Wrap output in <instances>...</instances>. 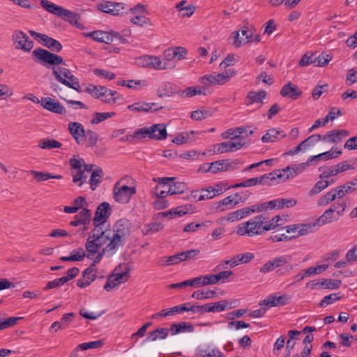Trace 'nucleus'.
Instances as JSON below:
<instances>
[{"instance_id":"b1692460","label":"nucleus","mask_w":357,"mask_h":357,"mask_svg":"<svg viewBox=\"0 0 357 357\" xmlns=\"http://www.w3.org/2000/svg\"><path fill=\"white\" fill-rule=\"evenodd\" d=\"M190 303H186L183 305H176L169 309L162 310L160 312L153 314L151 318L158 319L160 317H169L174 314L175 313H182L183 312H188Z\"/></svg>"},{"instance_id":"aec40b11","label":"nucleus","mask_w":357,"mask_h":357,"mask_svg":"<svg viewBox=\"0 0 357 357\" xmlns=\"http://www.w3.org/2000/svg\"><path fill=\"white\" fill-rule=\"evenodd\" d=\"M68 130L77 144H84L85 130L84 126L78 122H70Z\"/></svg>"},{"instance_id":"f3484780","label":"nucleus","mask_w":357,"mask_h":357,"mask_svg":"<svg viewBox=\"0 0 357 357\" xmlns=\"http://www.w3.org/2000/svg\"><path fill=\"white\" fill-rule=\"evenodd\" d=\"M250 195V193H246L244 195L243 197H240L238 199H235L233 195L228 196L218 203L216 208L221 212L231 209L237 204L244 203Z\"/></svg>"},{"instance_id":"864d4df0","label":"nucleus","mask_w":357,"mask_h":357,"mask_svg":"<svg viewBox=\"0 0 357 357\" xmlns=\"http://www.w3.org/2000/svg\"><path fill=\"white\" fill-rule=\"evenodd\" d=\"M291 261L290 255H280L271 259L274 269L282 267Z\"/></svg>"},{"instance_id":"bb28decb","label":"nucleus","mask_w":357,"mask_h":357,"mask_svg":"<svg viewBox=\"0 0 357 357\" xmlns=\"http://www.w3.org/2000/svg\"><path fill=\"white\" fill-rule=\"evenodd\" d=\"M155 126H151L149 127H144L135 130L133 134L128 135L125 139L126 141L132 142L134 139H141L146 137H149V134L154 133V128Z\"/></svg>"},{"instance_id":"a878e982","label":"nucleus","mask_w":357,"mask_h":357,"mask_svg":"<svg viewBox=\"0 0 357 357\" xmlns=\"http://www.w3.org/2000/svg\"><path fill=\"white\" fill-rule=\"evenodd\" d=\"M296 203V200L294 198H278L267 202V205L269 206V209H281L284 207H293Z\"/></svg>"},{"instance_id":"e433bc0d","label":"nucleus","mask_w":357,"mask_h":357,"mask_svg":"<svg viewBox=\"0 0 357 357\" xmlns=\"http://www.w3.org/2000/svg\"><path fill=\"white\" fill-rule=\"evenodd\" d=\"M267 176V184L271 185L273 181L277 178L282 181H285L288 179V175L286 174L285 171L283 169H276L271 173L266 174Z\"/></svg>"},{"instance_id":"7ed1b4c3","label":"nucleus","mask_w":357,"mask_h":357,"mask_svg":"<svg viewBox=\"0 0 357 357\" xmlns=\"http://www.w3.org/2000/svg\"><path fill=\"white\" fill-rule=\"evenodd\" d=\"M130 222L127 219L117 220L111 231V241L109 250H119L124 244L125 238L130 234Z\"/></svg>"},{"instance_id":"f8f14e48","label":"nucleus","mask_w":357,"mask_h":357,"mask_svg":"<svg viewBox=\"0 0 357 357\" xmlns=\"http://www.w3.org/2000/svg\"><path fill=\"white\" fill-rule=\"evenodd\" d=\"M29 34L34 39H39L43 45L50 49L52 51L59 52L62 49V45L58 40L50 37L46 34L40 33L35 31H29Z\"/></svg>"},{"instance_id":"79ce46f5","label":"nucleus","mask_w":357,"mask_h":357,"mask_svg":"<svg viewBox=\"0 0 357 357\" xmlns=\"http://www.w3.org/2000/svg\"><path fill=\"white\" fill-rule=\"evenodd\" d=\"M245 213L243 208L238 209L235 211L228 213L226 216L222 218V221H226L229 222H234L239 221L245 218Z\"/></svg>"},{"instance_id":"72a5a7b5","label":"nucleus","mask_w":357,"mask_h":357,"mask_svg":"<svg viewBox=\"0 0 357 357\" xmlns=\"http://www.w3.org/2000/svg\"><path fill=\"white\" fill-rule=\"evenodd\" d=\"M169 331V330L167 328H158L155 331L149 332L145 340L147 342H154L157 340L165 339L168 335Z\"/></svg>"},{"instance_id":"a19ab883","label":"nucleus","mask_w":357,"mask_h":357,"mask_svg":"<svg viewBox=\"0 0 357 357\" xmlns=\"http://www.w3.org/2000/svg\"><path fill=\"white\" fill-rule=\"evenodd\" d=\"M85 257H86V253L82 248H79L77 250H73L70 252V256L68 257H61L60 259L63 261H82Z\"/></svg>"},{"instance_id":"4468645a","label":"nucleus","mask_w":357,"mask_h":357,"mask_svg":"<svg viewBox=\"0 0 357 357\" xmlns=\"http://www.w3.org/2000/svg\"><path fill=\"white\" fill-rule=\"evenodd\" d=\"M137 62L143 67L153 68L154 70H166L167 65L162 64V60L156 56L144 55L137 59Z\"/></svg>"},{"instance_id":"9b49d317","label":"nucleus","mask_w":357,"mask_h":357,"mask_svg":"<svg viewBox=\"0 0 357 357\" xmlns=\"http://www.w3.org/2000/svg\"><path fill=\"white\" fill-rule=\"evenodd\" d=\"M33 55L36 59L48 64L58 65L63 63L61 56L42 48L35 49Z\"/></svg>"},{"instance_id":"5fc2aeb1","label":"nucleus","mask_w":357,"mask_h":357,"mask_svg":"<svg viewBox=\"0 0 357 357\" xmlns=\"http://www.w3.org/2000/svg\"><path fill=\"white\" fill-rule=\"evenodd\" d=\"M163 59L162 60V64L166 63L168 68L167 69H171L175 67V64L172 61L175 59L174 53L173 48H168L163 52Z\"/></svg>"},{"instance_id":"dca6fc26","label":"nucleus","mask_w":357,"mask_h":357,"mask_svg":"<svg viewBox=\"0 0 357 357\" xmlns=\"http://www.w3.org/2000/svg\"><path fill=\"white\" fill-rule=\"evenodd\" d=\"M110 206L107 202L100 204L96 211L95 216L93 219L94 227H102L106 222L107 218L110 215Z\"/></svg>"},{"instance_id":"39448f33","label":"nucleus","mask_w":357,"mask_h":357,"mask_svg":"<svg viewBox=\"0 0 357 357\" xmlns=\"http://www.w3.org/2000/svg\"><path fill=\"white\" fill-rule=\"evenodd\" d=\"M40 6L48 13L68 21L70 24H75L77 22V15L75 13L48 0H41Z\"/></svg>"},{"instance_id":"4c0bfd02","label":"nucleus","mask_w":357,"mask_h":357,"mask_svg":"<svg viewBox=\"0 0 357 357\" xmlns=\"http://www.w3.org/2000/svg\"><path fill=\"white\" fill-rule=\"evenodd\" d=\"M195 135V132L194 131H191L190 132H184L175 137L172 142L176 144L192 142H194L196 139Z\"/></svg>"},{"instance_id":"58836bf2","label":"nucleus","mask_w":357,"mask_h":357,"mask_svg":"<svg viewBox=\"0 0 357 357\" xmlns=\"http://www.w3.org/2000/svg\"><path fill=\"white\" fill-rule=\"evenodd\" d=\"M156 128H155L154 133L149 134V138L156 140H162L165 139L167 136L166 126L163 123L154 124Z\"/></svg>"},{"instance_id":"052dcab7","label":"nucleus","mask_w":357,"mask_h":357,"mask_svg":"<svg viewBox=\"0 0 357 357\" xmlns=\"http://www.w3.org/2000/svg\"><path fill=\"white\" fill-rule=\"evenodd\" d=\"M61 146V144L53 139H45L40 140L38 144V147L43 149H52L54 148H60Z\"/></svg>"},{"instance_id":"49530a36","label":"nucleus","mask_w":357,"mask_h":357,"mask_svg":"<svg viewBox=\"0 0 357 357\" xmlns=\"http://www.w3.org/2000/svg\"><path fill=\"white\" fill-rule=\"evenodd\" d=\"M235 74V71L231 69H229L221 73L213 74L215 78V84H223L227 82L233 75Z\"/></svg>"},{"instance_id":"412c9836","label":"nucleus","mask_w":357,"mask_h":357,"mask_svg":"<svg viewBox=\"0 0 357 357\" xmlns=\"http://www.w3.org/2000/svg\"><path fill=\"white\" fill-rule=\"evenodd\" d=\"M127 108L129 111L134 112H153L159 110L162 107L158 106L155 102L139 101L129 105Z\"/></svg>"},{"instance_id":"774afa93","label":"nucleus","mask_w":357,"mask_h":357,"mask_svg":"<svg viewBox=\"0 0 357 357\" xmlns=\"http://www.w3.org/2000/svg\"><path fill=\"white\" fill-rule=\"evenodd\" d=\"M346 208L347 203L345 201L336 202L330 206V208L340 217L344 215Z\"/></svg>"},{"instance_id":"e2e57ef3","label":"nucleus","mask_w":357,"mask_h":357,"mask_svg":"<svg viewBox=\"0 0 357 357\" xmlns=\"http://www.w3.org/2000/svg\"><path fill=\"white\" fill-rule=\"evenodd\" d=\"M185 184L182 182H176L174 183V184H169L167 190V192L169 193V195H174L176 194H181L184 192L185 189Z\"/></svg>"},{"instance_id":"680f3d73","label":"nucleus","mask_w":357,"mask_h":357,"mask_svg":"<svg viewBox=\"0 0 357 357\" xmlns=\"http://www.w3.org/2000/svg\"><path fill=\"white\" fill-rule=\"evenodd\" d=\"M335 165L339 174L345 172L349 170H353L356 168V166L355 162H352L351 160H343Z\"/></svg>"},{"instance_id":"603ef678","label":"nucleus","mask_w":357,"mask_h":357,"mask_svg":"<svg viewBox=\"0 0 357 357\" xmlns=\"http://www.w3.org/2000/svg\"><path fill=\"white\" fill-rule=\"evenodd\" d=\"M182 261H183L181 252L172 256L162 257L160 259V262L164 266L176 265Z\"/></svg>"},{"instance_id":"6e6d98bb","label":"nucleus","mask_w":357,"mask_h":357,"mask_svg":"<svg viewBox=\"0 0 357 357\" xmlns=\"http://www.w3.org/2000/svg\"><path fill=\"white\" fill-rule=\"evenodd\" d=\"M246 217L250 216L252 213H259L266 209H269V206L267 205V202L261 204H255L249 207L243 208Z\"/></svg>"},{"instance_id":"8fccbe9b","label":"nucleus","mask_w":357,"mask_h":357,"mask_svg":"<svg viewBox=\"0 0 357 357\" xmlns=\"http://www.w3.org/2000/svg\"><path fill=\"white\" fill-rule=\"evenodd\" d=\"M318 225L317 222L314 223H307V224H298V234L296 235V238L301 236H304L312 232L315 227H317Z\"/></svg>"},{"instance_id":"423d86ee","label":"nucleus","mask_w":357,"mask_h":357,"mask_svg":"<svg viewBox=\"0 0 357 357\" xmlns=\"http://www.w3.org/2000/svg\"><path fill=\"white\" fill-rule=\"evenodd\" d=\"M254 31L248 27H243L241 31H234L230 39L233 40L232 45L238 48L249 42H259L261 36L259 34L253 35Z\"/></svg>"},{"instance_id":"5701e85b","label":"nucleus","mask_w":357,"mask_h":357,"mask_svg":"<svg viewBox=\"0 0 357 357\" xmlns=\"http://www.w3.org/2000/svg\"><path fill=\"white\" fill-rule=\"evenodd\" d=\"M91 220V212L90 210L83 208L79 214L75 216V220L70 222V225L77 227L78 225H84L83 230L89 229V225Z\"/></svg>"},{"instance_id":"0e129e2a","label":"nucleus","mask_w":357,"mask_h":357,"mask_svg":"<svg viewBox=\"0 0 357 357\" xmlns=\"http://www.w3.org/2000/svg\"><path fill=\"white\" fill-rule=\"evenodd\" d=\"M104 345V341L102 340L88 342L79 344L78 348L81 349L82 351H86L92 349H99Z\"/></svg>"},{"instance_id":"ea45409f","label":"nucleus","mask_w":357,"mask_h":357,"mask_svg":"<svg viewBox=\"0 0 357 357\" xmlns=\"http://www.w3.org/2000/svg\"><path fill=\"white\" fill-rule=\"evenodd\" d=\"M266 93L265 91H250L246 97L247 105H252L255 102H263V100L266 98Z\"/></svg>"},{"instance_id":"a18cd8bd","label":"nucleus","mask_w":357,"mask_h":357,"mask_svg":"<svg viewBox=\"0 0 357 357\" xmlns=\"http://www.w3.org/2000/svg\"><path fill=\"white\" fill-rule=\"evenodd\" d=\"M117 96L116 91L106 88V91H103L100 100L105 103L112 105L116 103Z\"/></svg>"},{"instance_id":"c9c22d12","label":"nucleus","mask_w":357,"mask_h":357,"mask_svg":"<svg viewBox=\"0 0 357 357\" xmlns=\"http://www.w3.org/2000/svg\"><path fill=\"white\" fill-rule=\"evenodd\" d=\"M335 183V181L332 178L331 180L321 179L317 181L314 185L312 188V189L309 191L310 195H314L319 194L323 190L328 188Z\"/></svg>"},{"instance_id":"cd10ccee","label":"nucleus","mask_w":357,"mask_h":357,"mask_svg":"<svg viewBox=\"0 0 357 357\" xmlns=\"http://www.w3.org/2000/svg\"><path fill=\"white\" fill-rule=\"evenodd\" d=\"M286 137L285 132L280 128H271L267 130L262 136L261 141L264 143L275 142Z\"/></svg>"},{"instance_id":"1a4fd4ad","label":"nucleus","mask_w":357,"mask_h":357,"mask_svg":"<svg viewBox=\"0 0 357 357\" xmlns=\"http://www.w3.org/2000/svg\"><path fill=\"white\" fill-rule=\"evenodd\" d=\"M122 180L117 182L114 187V196L117 202L127 204L131 197L136 193L135 187H129L126 184L121 185Z\"/></svg>"},{"instance_id":"3c124183","label":"nucleus","mask_w":357,"mask_h":357,"mask_svg":"<svg viewBox=\"0 0 357 357\" xmlns=\"http://www.w3.org/2000/svg\"><path fill=\"white\" fill-rule=\"evenodd\" d=\"M195 207L191 204H185L176 207L174 211H171L169 213L172 216L181 217L187 213H192L194 212Z\"/></svg>"},{"instance_id":"f257e3e1","label":"nucleus","mask_w":357,"mask_h":357,"mask_svg":"<svg viewBox=\"0 0 357 357\" xmlns=\"http://www.w3.org/2000/svg\"><path fill=\"white\" fill-rule=\"evenodd\" d=\"M111 239V229L94 227L85 243L86 257L99 263L104 255L110 257L115 254L118 250H109Z\"/></svg>"},{"instance_id":"69168bd1","label":"nucleus","mask_w":357,"mask_h":357,"mask_svg":"<svg viewBox=\"0 0 357 357\" xmlns=\"http://www.w3.org/2000/svg\"><path fill=\"white\" fill-rule=\"evenodd\" d=\"M98 134L96 132L91 130H88L85 132L84 144L87 146H94L98 142Z\"/></svg>"},{"instance_id":"338daca9","label":"nucleus","mask_w":357,"mask_h":357,"mask_svg":"<svg viewBox=\"0 0 357 357\" xmlns=\"http://www.w3.org/2000/svg\"><path fill=\"white\" fill-rule=\"evenodd\" d=\"M86 91L96 98L100 99L103 91H106V87L102 86H89Z\"/></svg>"},{"instance_id":"c03bdc74","label":"nucleus","mask_w":357,"mask_h":357,"mask_svg":"<svg viewBox=\"0 0 357 357\" xmlns=\"http://www.w3.org/2000/svg\"><path fill=\"white\" fill-rule=\"evenodd\" d=\"M116 113L114 112H95L92 115L91 120V124H98L109 118L114 117Z\"/></svg>"},{"instance_id":"9d476101","label":"nucleus","mask_w":357,"mask_h":357,"mask_svg":"<svg viewBox=\"0 0 357 357\" xmlns=\"http://www.w3.org/2000/svg\"><path fill=\"white\" fill-rule=\"evenodd\" d=\"M12 41L15 49L24 52H30L33 47V41L22 31L15 30L12 34Z\"/></svg>"},{"instance_id":"20e7f679","label":"nucleus","mask_w":357,"mask_h":357,"mask_svg":"<svg viewBox=\"0 0 357 357\" xmlns=\"http://www.w3.org/2000/svg\"><path fill=\"white\" fill-rule=\"evenodd\" d=\"M69 163L72 168L73 181L81 186L86 182L88 174L92 171L93 165H86L84 159L81 158H73Z\"/></svg>"},{"instance_id":"0eeeda50","label":"nucleus","mask_w":357,"mask_h":357,"mask_svg":"<svg viewBox=\"0 0 357 357\" xmlns=\"http://www.w3.org/2000/svg\"><path fill=\"white\" fill-rule=\"evenodd\" d=\"M52 70L53 75L59 82L77 91H80L79 79L70 70L63 67H54Z\"/></svg>"},{"instance_id":"7c9ffc66","label":"nucleus","mask_w":357,"mask_h":357,"mask_svg":"<svg viewBox=\"0 0 357 357\" xmlns=\"http://www.w3.org/2000/svg\"><path fill=\"white\" fill-rule=\"evenodd\" d=\"M340 218V216L329 208L317 219V223L318 226L325 225L337 221Z\"/></svg>"},{"instance_id":"6e6552de","label":"nucleus","mask_w":357,"mask_h":357,"mask_svg":"<svg viewBox=\"0 0 357 357\" xmlns=\"http://www.w3.org/2000/svg\"><path fill=\"white\" fill-rule=\"evenodd\" d=\"M123 267L124 268H123V266L119 265L114 270L113 273L109 276L106 284L104 285V289L106 291H109L112 289L128 281L129 270L125 264Z\"/></svg>"},{"instance_id":"de8ad7c7","label":"nucleus","mask_w":357,"mask_h":357,"mask_svg":"<svg viewBox=\"0 0 357 357\" xmlns=\"http://www.w3.org/2000/svg\"><path fill=\"white\" fill-rule=\"evenodd\" d=\"M207 167L204 169L205 172L217 173L219 171L227 170V167L224 160L215 161L205 165Z\"/></svg>"},{"instance_id":"37998d69","label":"nucleus","mask_w":357,"mask_h":357,"mask_svg":"<svg viewBox=\"0 0 357 357\" xmlns=\"http://www.w3.org/2000/svg\"><path fill=\"white\" fill-rule=\"evenodd\" d=\"M30 174L33 176V178L36 179L37 182H42L47 181L50 178H56V179H61V175H53L50 173L38 172V171H31Z\"/></svg>"},{"instance_id":"a211bd4d","label":"nucleus","mask_w":357,"mask_h":357,"mask_svg":"<svg viewBox=\"0 0 357 357\" xmlns=\"http://www.w3.org/2000/svg\"><path fill=\"white\" fill-rule=\"evenodd\" d=\"M41 106L51 112L64 114L66 113V108L56 100L50 97H43L41 98Z\"/></svg>"},{"instance_id":"bf43d9fd","label":"nucleus","mask_w":357,"mask_h":357,"mask_svg":"<svg viewBox=\"0 0 357 357\" xmlns=\"http://www.w3.org/2000/svg\"><path fill=\"white\" fill-rule=\"evenodd\" d=\"M97 263H95L93 261V263L87 268H86L83 273L82 276L84 279H86L89 280V282H92L95 280L96 278V264Z\"/></svg>"},{"instance_id":"c756f323","label":"nucleus","mask_w":357,"mask_h":357,"mask_svg":"<svg viewBox=\"0 0 357 357\" xmlns=\"http://www.w3.org/2000/svg\"><path fill=\"white\" fill-rule=\"evenodd\" d=\"M178 93L176 86L169 82H162L158 87L157 94L159 97H169Z\"/></svg>"},{"instance_id":"2eb2a0df","label":"nucleus","mask_w":357,"mask_h":357,"mask_svg":"<svg viewBox=\"0 0 357 357\" xmlns=\"http://www.w3.org/2000/svg\"><path fill=\"white\" fill-rule=\"evenodd\" d=\"M350 132L345 129H333L323 135L322 141L330 144H339L349 137Z\"/></svg>"},{"instance_id":"ddd939ff","label":"nucleus","mask_w":357,"mask_h":357,"mask_svg":"<svg viewBox=\"0 0 357 357\" xmlns=\"http://www.w3.org/2000/svg\"><path fill=\"white\" fill-rule=\"evenodd\" d=\"M126 8V5L121 2L105 1L99 4V9L101 11L112 15H121Z\"/></svg>"},{"instance_id":"473e14b6","label":"nucleus","mask_w":357,"mask_h":357,"mask_svg":"<svg viewBox=\"0 0 357 357\" xmlns=\"http://www.w3.org/2000/svg\"><path fill=\"white\" fill-rule=\"evenodd\" d=\"M172 335L181 333H192L194 331V326L189 322H180L178 324H172L169 329Z\"/></svg>"},{"instance_id":"c85d7f7f","label":"nucleus","mask_w":357,"mask_h":357,"mask_svg":"<svg viewBox=\"0 0 357 357\" xmlns=\"http://www.w3.org/2000/svg\"><path fill=\"white\" fill-rule=\"evenodd\" d=\"M301 93L302 92L298 89V87L291 82H289L283 86L280 91V94L283 97H287L293 100L297 99L301 96Z\"/></svg>"},{"instance_id":"4be33fe9","label":"nucleus","mask_w":357,"mask_h":357,"mask_svg":"<svg viewBox=\"0 0 357 357\" xmlns=\"http://www.w3.org/2000/svg\"><path fill=\"white\" fill-rule=\"evenodd\" d=\"M174 180V177H158L153 178V181L159 183L152 191L153 195L158 198H165L169 193L167 192L168 185L169 181Z\"/></svg>"},{"instance_id":"13d9d810","label":"nucleus","mask_w":357,"mask_h":357,"mask_svg":"<svg viewBox=\"0 0 357 357\" xmlns=\"http://www.w3.org/2000/svg\"><path fill=\"white\" fill-rule=\"evenodd\" d=\"M216 292L212 290H197L193 292L192 297L197 300H205L214 298Z\"/></svg>"},{"instance_id":"2f4dec72","label":"nucleus","mask_w":357,"mask_h":357,"mask_svg":"<svg viewBox=\"0 0 357 357\" xmlns=\"http://www.w3.org/2000/svg\"><path fill=\"white\" fill-rule=\"evenodd\" d=\"M341 199L337 188H333L327 192L324 195L321 196L317 202L319 206H326L335 200V199Z\"/></svg>"},{"instance_id":"4d7b16f0","label":"nucleus","mask_w":357,"mask_h":357,"mask_svg":"<svg viewBox=\"0 0 357 357\" xmlns=\"http://www.w3.org/2000/svg\"><path fill=\"white\" fill-rule=\"evenodd\" d=\"M333 57L331 54L321 53L318 56L314 57V64L316 66L324 67L332 60Z\"/></svg>"},{"instance_id":"f704fd0d","label":"nucleus","mask_w":357,"mask_h":357,"mask_svg":"<svg viewBox=\"0 0 357 357\" xmlns=\"http://www.w3.org/2000/svg\"><path fill=\"white\" fill-rule=\"evenodd\" d=\"M88 36L94 40L100 43L109 44L112 41V36L111 34L103 31H92L89 33Z\"/></svg>"},{"instance_id":"6ab92c4d","label":"nucleus","mask_w":357,"mask_h":357,"mask_svg":"<svg viewBox=\"0 0 357 357\" xmlns=\"http://www.w3.org/2000/svg\"><path fill=\"white\" fill-rule=\"evenodd\" d=\"M245 144L244 139H231L227 142L218 144L215 146L216 151L220 153L232 152L241 149Z\"/></svg>"},{"instance_id":"393cba45","label":"nucleus","mask_w":357,"mask_h":357,"mask_svg":"<svg viewBox=\"0 0 357 357\" xmlns=\"http://www.w3.org/2000/svg\"><path fill=\"white\" fill-rule=\"evenodd\" d=\"M288 299L286 295L276 296L274 294L269 295L264 300L259 303V305L266 306L267 308L271 307H276L278 305H284L287 303Z\"/></svg>"},{"instance_id":"f03ea898","label":"nucleus","mask_w":357,"mask_h":357,"mask_svg":"<svg viewBox=\"0 0 357 357\" xmlns=\"http://www.w3.org/2000/svg\"><path fill=\"white\" fill-rule=\"evenodd\" d=\"M266 232L265 215L261 214L241 222L236 227V234L240 236L254 237L264 235Z\"/></svg>"},{"instance_id":"09e8293b","label":"nucleus","mask_w":357,"mask_h":357,"mask_svg":"<svg viewBox=\"0 0 357 357\" xmlns=\"http://www.w3.org/2000/svg\"><path fill=\"white\" fill-rule=\"evenodd\" d=\"M102 176L103 172L102 169L98 168L91 172L89 183L92 190H94L96 188L98 184L101 182Z\"/></svg>"}]
</instances>
